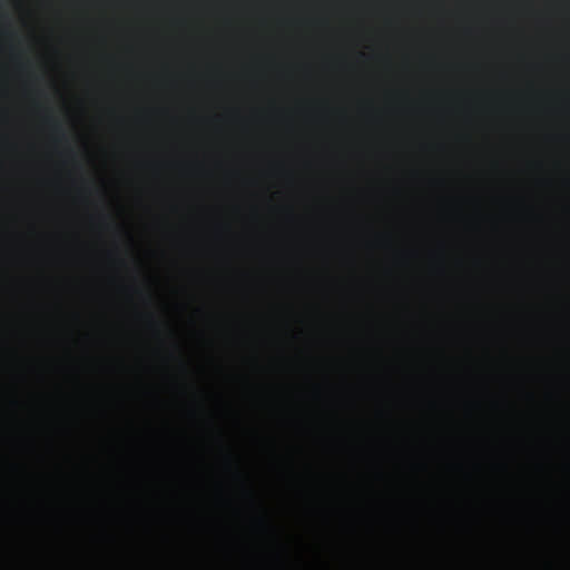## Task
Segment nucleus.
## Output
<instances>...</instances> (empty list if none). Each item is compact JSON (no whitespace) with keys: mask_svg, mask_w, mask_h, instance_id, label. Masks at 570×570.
Instances as JSON below:
<instances>
[{"mask_svg":"<svg viewBox=\"0 0 570 570\" xmlns=\"http://www.w3.org/2000/svg\"><path fill=\"white\" fill-rule=\"evenodd\" d=\"M53 130L61 131V127L58 122L53 121Z\"/></svg>","mask_w":570,"mask_h":570,"instance_id":"1","label":"nucleus"}]
</instances>
